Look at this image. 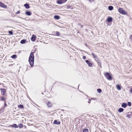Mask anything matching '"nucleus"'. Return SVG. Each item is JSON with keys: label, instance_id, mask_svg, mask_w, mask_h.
<instances>
[{"label": "nucleus", "instance_id": "28", "mask_svg": "<svg viewBox=\"0 0 132 132\" xmlns=\"http://www.w3.org/2000/svg\"><path fill=\"white\" fill-rule=\"evenodd\" d=\"M9 33L11 35H12L13 34V33L12 31H9Z\"/></svg>", "mask_w": 132, "mask_h": 132}, {"label": "nucleus", "instance_id": "19", "mask_svg": "<svg viewBox=\"0 0 132 132\" xmlns=\"http://www.w3.org/2000/svg\"><path fill=\"white\" fill-rule=\"evenodd\" d=\"M54 18L58 20L59 19L60 17L58 16L55 15L54 16Z\"/></svg>", "mask_w": 132, "mask_h": 132}, {"label": "nucleus", "instance_id": "13", "mask_svg": "<svg viewBox=\"0 0 132 132\" xmlns=\"http://www.w3.org/2000/svg\"><path fill=\"white\" fill-rule=\"evenodd\" d=\"M127 106V104L125 103H123L121 105V106L122 107L125 108H126Z\"/></svg>", "mask_w": 132, "mask_h": 132}, {"label": "nucleus", "instance_id": "33", "mask_svg": "<svg viewBox=\"0 0 132 132\" xmlns=\"http://www.w3.org/2000/svg\"><path fill=\"white\" fill-rule=\"evenodd\" d=\"M127 117L128 118H130V116L129 115H127Z\"/></svg>", "mask_w": 132, "mask_h": 132}, {"label": "nucleus", "instance_id": "9", "mask_svg": "<svg viewBox=\"0 0 132 132\" xmlns=\"http://www.w3.org/2000/svg\"><path fill=\"white\" fill-rule=\"evenodd\" d=\"M31 39L32 41L33 42L36 39L35 36L34 35H33L32 36V37L31 38Z\"/></svg>", "mask_w": 132, "mask_h": 132}, {"label": "nucleus", "instance_id": "25", "mask_svg": "<svg viewBox=\"0 0 132 132\" xmlns=\"http://www.w3.org/2000/svg\"><path fill=\"white\" fill-rule=\"evenodd\" d=\"M88 129H86L84 130L82 132H88Z\"/></svg>", "mask_w": 132, "mask_h": 132}, {"label": "nucleus", "instance_id": "3", "mask_svg": "<svg viewBox=\"0 0 132 132\" xmlns=\"http://www.w3.org/2000/svg\"><path fill=\"white\" fill-rule=\"evenodd\" d=\"M92 55L93 56V58L95 59V60L97 61V63H98V65H99L101 67V63L100 61L98 59L97 56L95 55L93 53H92Z\"/></svg>", "mask_w": 132, "mask_h": 132}, {"label": "nucleus", "instance_id": "4", "mask_svg": "<svg viewBox=\"0 0 132 132\" xmlns=\"http://www.w3.org/2000/svg\"><path fill=\"white\" fill-rule=\"evenodd\" d=\"M118 11L121 14L125 15L127 13L122 8H119Z\"/></svg>", "mask_w": 132, "mask_h": 132}, {"label": "nucleus", "instance_id": "26", "mask_svg": "<svg viewBox=\"0 0 132 132\" xmlns=\"http://www.w3.org/2000/svg\"><path fill=\"white\" fill-rule=\"evenodd\" d=\"M97 92L99 93H100L102 92L101 90L100 89H97Z\"/></svg>", "mask_w": 132, "mask_h": 132}, {"label": "nucleus", "instance_id": "7", "mask_svg": "<svg viewBox=\"0 0 132 132\" xmlns=\"http://www.w3.org/2000/svg\"><path fill=\"white\" fill-rule=\"evenodd\" d=\"M86 62L89 66L90 67H92V64L88 60L86 61Z\"/></svg>", "mask_w": 132, "mask_h": 132}, {"label": "nucleus", "instance_id": "30", "mask_svg": "<svg viewBox=\"0 0 132 132\" xmlns=\"http://www.w3.org/2000/svg\"><path fill=\"white\" fill-rule=\"evenodd\" d=\"M128 104L129 106H130L131 105V103L130 102H128Z\"/></svg>", "mask_w": 132, "mask_h": 132}, {"label": "nucleus", "instance_id": "10", "mask_svg": "<svg viewBox=\"0 0 132 132\" xmlns=\"http://www.w3.org/2000/svg\"><path fill=\"white\" fill-rule=\"evenodd\" d=\"M54 123L57 125H59L60 124V122L58 120H55L54 121Z\"/></svg>", "mask_w": 132, "mask_h": 132}, {"label": "nucleus", "instance_id": "36", "mask_svg": "<svg viewBox=\"0 0 132 132\" xmlns=\"http://www.w3.org/2000/svg\"><path fill=\"white\" fill-rule=\"evenodd\" d=\"M130 92L131 93H132V88H131L130 90Z\"/></svg>", "mask_w": 132, "mask_h": 132}, {"label": "nucleus", "instance_id": "24", "mask_svg": "<svg viewBox=\"0 0 132 132\" xmlns=\"http://www.w3.org/2000/svg\"><path fill=\"white\" fill-rule=\"evenodd\" d=\"M16 55H14L11 56V57L12 58L15 59L16 58Z\"/></svg>", "mask_w": 132, "mask_h": 132}, {"label": "nucleus", "instance_id": "1", "mask_svg": "<svg viewBox=\"0 0 132 132\" xmlns=\"http://www.w3.org/2000/svg\"><path fill=\"white\" fill-rule=\"evenodd\" d=\"M33 53L32 52L31 53L29 58V62L31 67H33L34 64V57Z\"/></svg>", "mask_w": 132, "mask_h": 132}, {"label": "nucleus", "instance_id": "15", "mask_svg": "<svg viewBox=\"0 0 132 132\" xmlns=\"http://www.w3.org/2000/svg\"><path fill=\"white\" fill-rule=\"evenodd\" d=\"M25 13L27 15H31V13L29 11H27Z\"/></svg>", "mask_w": 132, "mask_h": 132}, {"label": "nucleus", "instance_id": "27", "mask_svg": "<svg viewBox=\"0 0 132 132\" xmlns=\"http://www.w3.org/2000/svg\"><path fill=\"white\" fill-rule=\"evenodd\" d=\"M19 127L20 128H22L23 127V125L22 124H21V123H20L19 124Z\"/></svg>", "mask_w": 132, "mask_h": 132}, {"label": "nucleus", "instance_id": "8", "mask_svg": "<svg viewBox=\"0 0 132 132\" xmlns=\"http://www.w3.org/2000/svg\"><path fill=\"white\" fill-rule=\"evenodd\" d=\"M1 93L2 95H4L6 92V90L4 89H1Z\"/></svg>", "mask_w": 132, "mask_h": 132}, {"label": "nucleus", "instance_id": "34", "mask_svg": "<svg viewBox=\"0 0 132 132\" xmlns=\"http://www.w3.org/2000/svg\"><path fill=\"white\" fill-rule=\"evenodd\" d=\"M20 13V12L19 11H18L16 13V14H19Z\"/></svg>", "mask_w": 132, "mask_h": 132}, {"label": "nucleus", "instance_id": "31", "mask_svg": "<svg viewBox=\"0 0 132 132\" xmlns=\"http://www.w3.org/2000/svg\"><path fill=\"white\" fill-rule=\"evenodd\" d=\"M86 58V57L85 56H83V57H82V58L83 59H85Z\"/></svg>", "mask_w": 132, "mask_h": 132}, {"label": "nucleus", "instance_id": "29", "mask_svg": "<svg viewBox=\"0 0 132 132\" xmlns=\"http://www.w3.org/2000/svg\"><path fill=\"white\" fill-rule=\"evenodd\" d=\"M56 35L57 36H59L60 35V33L58 32H57L56 33Z\"/></svg>", "mask_w": 132, "mask_h": 132}, {"label": "nucleus", "instance_id": "35", "mask_svg": "<svg viewBox=\"0 0 132 132\" xmlns=\"http://www.w3.org/2000/svg\"><path fill=\"white\" fill-rule=\"evenodd\" d=\"M90 102H91L90 101V99H89V100L88 101V103H90Z\"/></svg>", "mask_w": 132, "mask_h": 132}, {"label": "nucleus", "instance_id": "17", "mask_svg": "<svg viewBox=\"0 0 132 132\" xmlns=\"http://www.w3.org/2000/svg\"><path fill=\"white\" fill-rule=\"evenodd\" d=\"M47 105H48V107H51L52 106V104L51 103H50V102H48L47 103Z\"/></svg>", "mask_w": 132, "mask_h": 132}, {"label": "nucleus", "instance_id": "18", "mask_svg": "<svg viewBox=\"0 0 132 132\" xmlns=\"http://www.w3.org/2000/svg\"><path fill=\"white\" fill-rule=\"evenodd\" d=\"M123 110V109L122 108H120L119 109L118 111L119 112H122Z\"/></svg>", "mask_w": 132, "mask_h": 132}, {"label": "nucleus", "instance_id": "23", "mask_svg": "<svg viewBox=\"0 0 132 132\" xmlns=\"http://www.w3.org/2000/svg\"><path fill=\"white\" fill-rule=\"evenodd\" d=\"M0 100L1 101H4V102H6V101H5V100H6L5 98H4L3 97H2Z\"/></svg>", "mask_w": 132, "mask_h": 132}, {"label": "nucleus", "instance_id": "5", "mask_svg": "<svg viewBox=\"0 0 132 132\" xmlns=\"http://www.w3.org/2000/svg\"><path fill=\"white\" fill-rule=\"evenodd\" d=\"M67 0H59L57 2V3L59 4H61L65 2Z\"/></svg>", "mask_w": 132, "mask_h": 132}, {"label": "nucleus", "instance_id": "32", "mask_svg": "<svg viewBox=\"0 0 132 132\" xmlns=\"http://www.w3.org/2000/svg\"><path fill=\"white\" fill-rule=\"evenodd\" d=\"M4 103H5V104H4V106L6 107L7 106V105L6 103V102H4Z\"/></svg>", "mask_w": 132, "mask_h": 132}, {"label": "nucleus", "instance_id": "20", "mask_svg": "<svg viewBox=\"0 0 132 132\" xmlns=\"http://www.w3.org/2000/svg\"><path fill=\"white\" fill-rule=\"evenodd\" d=\"M113 7L112 6H110L109 7H108V9L109 10L111 11L113 9Z\"/></svg>", "mask_w": 132, "mask_h": 132}, {"label": "nucleus", "instance_id": "14", "mask_svg": "<svg viewBox=\"0 0 132 132\" xmlns=\"http://www.w3.org/2000/svg\"><path fill=\"white\" fill-rule=\"evenodd\" d=\"M24 6L27 9H28L30 8L29 4H26L24 5Z\"/></svg>", "mask_w": 132, "mask_h": 132}, {"label": "nucleus", "instance_id": "2", "mask_svg": "<svg viewBox=\"0 0 132 132\" xmlns=\"http://www.w3.org/2000/svg\"><path fill=\"white\" fill-rule=\"evenodd\" d=\"M104 75L106 78L108 80H112V77L111 73H109L108 72H105L104 73Z\"/></svg>", "mask_w": 132, "mask_h": 132}, {"label": "nucleus", "instance_id": "16", "mask_svg": "<svg viewBox=\"0 0 132 132\" xmlns=\"http://www.w3.org/2000/svg\"><path fill=\"white\" fill-rule=\"evenodd\" d=\"M116 88L119 90H120L121 89V87L119 85H116Z\"/></svg>", "mask_w": 132, "mask_h": 132}, {"label": "nucleus", "instance_id": "11", "mask_svg": "<svg viewBox=\"0 0 132 132\" xmlns=\"http://www.w3.org/2000/svg\"><path fill=\"white\" fill-rule=\"evenodd\" d=\"M112 20V18L111 17H109L108 18L107 21L108 22H110Z\"/></svg>", "mask_w": 132, "mask_h": 132}, {"label": "nucleus", "instance_id": "12", "mask_svg": "<svg viewBox=\"0 0 132 132\" xmlns=\"http://www.w3.org/2000/svg\"><path fill=\"white\" fill-rule=\"evenodd\" d=\"M10 127H12L14 128H18V126L15 124H13L11 126H10Z\"/></svg>", "mask_w": 132, "mask_h": 132}, {"label": "nucleus", "instance_id": "21", "mask_svg": "<svg viewBox=\"0 0 132 132\" xmlns=\"http://www.w3.org/2000/svg\"><path fill=\"white\" fill-rule=\"evenodd\" d=\"M18 107H19L21 108L22 109L23 108V105H18Z\"/></svg>", "mask_w": 132, "mask_h": 132}, {"label": "nucleus", "instance_id": "6", "mask_svg": "<svg viewBox=\"0 0 132 132\" xmlns=\"http://www.w3.org/2000/svg\"><path fill=\"white\" fill-rule=\"evenodd\" d=\"M0 6L4 8H6L7 7L6 5H5L4 3L0 2Z\"/></svg>", "mask_w": 132, "mask_h": 132}, {"label": "nucleus", "instance_id": "22", "mask_svg": "<svg viewBox=\"0 0 132 132\" xmlns=\"http://www.w3.org/2000/svg\"><path fill=\"white\" fill-rule=\"evenodd\" d=\"M26 40H21L20 43L21 44H24L25 43Z\"/></svg>", "mask_w": 132, "mask_h": 132}, {"label": "nucleus", "instance_id": "38", "mask_svg": "<svg viewBox=\"0 0 132 132\" xmlns=\"http://www.w3.org/2000/svg\"><path fill=\"white\" fill-rule=\"evenodd\" d=\"M131 37H132V36H131Z\"/></svg>", "mask_w": 132, "mask_h": 132}, {"label": "nucleus", "instance_id": "37", "mask_svg": "<svg viewBox=\"0 0 132 132\" xmlns=\"http://www.w3.org/2000/svg\"><path fill=\"white\" fill-rule=\"evenodd\" d=\"M129 113H131V112H129Z\"/></svg>", "mask_w": 132, "mask_h": 132}]
</instances>
